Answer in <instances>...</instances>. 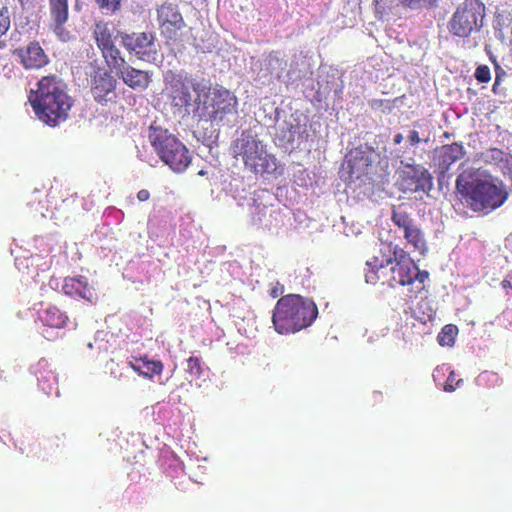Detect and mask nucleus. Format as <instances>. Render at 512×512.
Here are the masks:
<instances>
[{
    "label": "nucleus",
    "instance_id": "1",
    "mask_svg": "<svg viewBox=\"0 0 512 512\" xmlns=\"http://www.w3.org/2000/svg\"><path fill=\"white\" fill-rule=\"evenodd\" d=\"M29 102L40 121L55 127L68 118L73 99L68 95L65 84L56 76H44L32 90Z\"/></svg>",
    "mask_w": 512,
    "mask_h": 512
},
{
    "label": "nucleus",
    "instance_id": "2",
    "mask_svg": "<svg viewBox=\"0 0 512 512\" xmlns=\"http://www.w3.org/2000/svg\"><path fill=\"white\" fill-rule=\"evenodd\" d=\"M455 186L463 202L474 212L495 210L508 198L502 181L491 176L480 177L475 171L459 174Z\"/></svg>",
    "mask_w": 512,
    "mask_h": 512
},
{
    "label": "nucleus",
    "instance_id": "3",
    "mask_svg": "<svg viewBox=\"0 0 512 512\" xmlns=\"http://www.w3.org/2000/svg\"><path fill=\"white\" fill-rule=\"evenodd\" d=\"M318 316L315 302L299 294L281 296L272 312L275 331L281 335L299 332L309 327Z\"/></svg>",
    "mask_w": 512,
    "mask_h": 512
},
{
    "label": "nucleus",
    "instance_id": "4",
    "mask_svg": "<svg viewBox=\"0 0 512 512\" xmlns=\"http://www.w3.org/2000/svg\"><path fill=\"white\" fill-rule=\"evenodd\" d=\"M232 155L241 159L244 167L254 174H270L277 168V159L267 152V146L256 134L243 131L231 144Z\"/></svg>",
    "mask_w": 512,
    "mask_h": 512
},
{
    "label": "nucleus",
    "instance_id": "5",
    "mask_svg": "<svg viewBox=\"0 0 512 512\" xmlns=\"http://www.w3.org/2000/svg\"><path fill=\"white\" fill-rule=\"evenodd\" d=\"M237 97L224 87L212 88L206 84V91L194 111L199 120L223 125L229 121V116L237 113Z\"/></svg>",
    "mask_w": 512,
    "mask_h": 512
},
{
    "label": "nucleus",
    "instance_id": "6",
    "mask_svg": "<svg viewBox=\"0 0 512 512\" xmlns=\"http://www.w3.org/2000/svg\"><path fill=\"white\" fill-rule=\"evenodd\" d=\"M148 139L159 158L174 172H184L190 165L192 156L188 148L167 129L151 125Z\"/></svg>",
    "mask_w": 512,
    "mask_h": 512
},
{
    "label": "nucleus",
    "instance_id": "7",
    "mask_svg": "<svg viewBox=\"0 0 512 512\" xmlns=\"http://www.w3.org/2000/svg\"><path fill=\"white\" fill-rule=\"evenodd\" d=\"M165 91L174 115L181 117L190 114L193 98L191 89L197 94L200 101L202 93L206 91L204 81L192 80L187 73L167 71L164 75Z\"/></svg>",
    "mask_w": 512,
    "mask_h": 512
},
{
    "label": "nucleus",
    "instance_id": "8",
    "mask_svg": "<svg viewBox=\"0 0 512 512\" xmlns=\"http://www.w3.org/2000/svg\"><path fill=\"white\" fill-rule=\"evenodd\" d=\"M485 15V5L480 0H463L448 21V31L454 37L469 38L480 32Z\"/></svg>",
    "mask_w": 512,
    "mask_h": 512
},
{
    "label": "nucleus",
    "instance_id": "9",
    "mask_svg": "<svg viewBox=\"0 0 512 512\" xmlns=\"http://www.w3.org/2000/svg\"><path fill=\"white\" fill-rule=\"evenodd\" d=\"M391 221L402 230L404 239L415 251L421 255L426 254L428 245L425 234L415 223L410 213L405 211L402 206H394L392 208Z\"/></svg>",
    "mask_w": 512,
    "mask_h": 512
},
{
    "label": "nucleus",
    "instance_id": "10",
    "mask_svg": "<svg viewBox=\"0 0 512 512\" xmlns=\"http://www.w3.org/2000/svg\"><path fill=\"white\" fill-rule=\"evenodd\" d=\"M398 174L397 185L404 193L428 192L432 188V176L421 164H405Z\"/></svg>",
    "mask_w": 512,
    "mask_h": 512
},
{
    "label": "nucleus",
    "instance_id": "11",
    "mask_svg": "<svg viewBox=\"0 0 512 512\" xmlns=\"http://www.w3.org/2000/svg\"><path fill=\"white\" fill-rule=\"evenodd\" d=\"M392 277L390 279V286L402 285L411 286V292L418 294L425 288V281L429 277V273L425 270H420L414 260H411V265L402 263L393 265L391 267Z\"/></svg>",
    "mask_w": 512,
    "mask_h": 512
},
{
    "label": "nucleus",
    "instance_id": "12",
    "mask_svg": "<svg viewBox=\"0 0 512 512\" xmlns=\"http://www.w3.org/2000/svg\"><path fill=\"white\" fill-rule=\"evenodd\" d=\"M157 20L161 34L167 40H177L186 26L178 6L172 3H163L158 7Z\"/></svg>",
    "mask_w": 512,
    "mask_h": 512
},
{
    "label": "nucleus",
    "instance_id": "13",
    "mask_svg": "<svg viewBox=\"0 0 512 512\" xmlns=\"http://www.w3.org/2000/svg\"><path fill=\"white\" fill-rule=\"evenodd\" d=\"M123 46L130 52H134L139 59L145 60L152 52H155V37L150 32H133L122 34Z\"/></svg>",
    "mask_w": 512,
    "mask_h": 512
},
{
    "label": "nucleus",
    "instance_id": "14",
    "mask_svg": "<svg viewBox=\"0 0 512 512\" xmlns=\"http://www.w3.org/2000/svg\"><path fill=\"white\" fill-rule=\"evenodd\" d=\"M25 69H40L49 62L48 56L37 41L30 42L26 47L13 51Z\"/></svg>",
    "mask_w": 512,
    "mask_h": 512
},
{
    "label": "nucleus",
    "instance_id": "15",
    "mask_svg": "<svg viewBox=\"0 0 512 512\" xmlns=\"http://www.w3.org/2000/svg\"><path fill=\"white\" fill-rule=\"evenodd\" d=\"M116 80L109 72H97L92 80L91 92L96 102L104 104L116 97Z\"/></svg>",
    "mask_w": 512,
    "mask_h": 512
},
{
    "label": "nucleus",
    "instance_id": "16",
    "mask_svg": "<svg viewBox=\"0 0 512 512\" xmlns=\"http://www.w3.org/2000/svg\"><path fill=\"white\" fill-rule=\"evenodd\" d=\"M62 291L69 297L82 298L88 302H93L96 298L94 288L89 284L87 277L82 275L65 277Z\"/></svg>",
    "mask_w": 512,
    "mask_h": 512
},
{
    "label": "nucleus",
    "instance_id": "17",
    "mask_svg": "<svg viewBox=\"0 0 512 512\" xmlns=\"http://www.w3.org/2000/svg\"><path fill=\"white\" fill-rule=\"evenodd\" d=\"M373 151H363L361 149L352 150L347 156V170L349 178L360 179L368 173L369 167L373 163Z\"/></svg>",
    "mask_w": 512,
    "mask_h": 512
},
{
    "label": "nucleus",
    "instance_id": "18",
    "mask_svg": "<svg viewBox=\"0 0 512 512\" xmlns=\"http://www.w3.org/2000/svg\"><path fill=\"white\" fill-rule=\"evenodd\" d=\"M465 154L464 147L459 143L443 145L435 150V159L441 173L448 171L450 166Z\"/></svg>",
    "mask_w": 512,
    "mask_h": 512
},
{
    "label": "nucleus",
    "instance_id": "19",
    "mask_svg": "<svg viewBox=\"0 0 512 512\" xmlns=\"http://www.w3.org/2000/svg\"><path fill=\"white\" fill-rule=\"evenodd\" d=\"M50 16L52 18L51 28L56 35L64 39L66 33L64 24L68 20V0H48Z\"/></svg>",
    "mask_w": 512,
    "mask_h": 512
},
{
    "label": "nucleus",
    "instance_id": "20",
    "mask_svg": "<svg viewBox=\"0 0 512 512\" xmlns=\"http://www.w3.org/2000/svg\"><path fill=\"white\" fill-rule=\"evenodd\" d=\"M123 82L132 89H146L150 84V75L147 71L139 70L125 64V68L116 72Z\"/></svg>",
    "mask_w": 512,
    "mask_h": 512
},
{
    "label": "nucleus",
    "instance_id": "21",
    "mask_svg": "<svg viewBox=\"0 0 512 512\" xmlns=\"http://www.w3.org/2000/svg\"><path fill=\"white\" fill-rule=\"evenodd\" d=\"M129 366L140 376L152 379L155 375H160L163 371V363L159 360H151L148 356L132 357L128 362Z\"/></svg>",
    "mask_w": 512,
    "mask_h": 512
},
{
    "label": "nucleus",
    "instance_id": "22",
    "mask_svg": "<svg viewBox=\"0 0 512 512\" xmlns=\"http://www.w3.org/2000/svg\"><path fill=\"white\" fill-rule=\"evenodd\" d=\"M41 322L51 328L62 329L68 322V316L58 307L49 305L39 313Z\"/></svg>",
    "mask_w": 512,
    "mask_h": 512
},
{
    "label": "nucleus",
    "instance_id": "23",
    "mask_svg": "<svg viewBox=\"0 0 512 512\" xmlns=\"http://www.w3.org/2000/svg\"><path fill=\"white\" fill-rule=\"evenodd\" d=\"M93 37L99 49L114 42L113 30L109 23L103 20L94 24Z\"/></svg>",
    "mask_w": 512,
    "mask_h": 512
},
{
    "label": "nucleus",
    "instance_id": "24",
    "mask_svg": "<svg viewBox=\"0 0 512 512\" xmlns=\"http://www.w3.org/2000/svg\"><path fill=\"white\" fill-rule=\"evenodd\" d=\"M105 59L106 64L116 72L125 68V60L121 57L120 50L116 47L115 43H111L99 49Z\"/></svg>",
    "mask_w": 512,
    "mask_h": 512
},
{
    "label": "nucleus",
    "instance_id": "25",
    "mask_svg": "<svg viewBox=\"0 0 512 512\" xmlns=\"http://www.w3.org/2000/svg\"><path fill=\"white\" fill-rule=\"evenodd\" d=\"M185 372L191 381L199 379L204 373L203 361L200 357L190 356L186 361Z\"/></svg>",
    "mask_w": 512,
    "mask_h": 512
},
{
    "label": "nucleus",
    "instance_id": "26",
    "mask_svg": "<svg viewBox=\"0 0 512 512\" xmlns=\"http://www.w3.org/2000/svg\"><path fill=\"white\" fill-rule=\"evenodd\" d=\"M458 333V328L456 325L447 324L445 325L441 332L437 336V340L439 345L441 346H453L455 343V337Z\"/></svg>",
    "mask_w": 512,
    "mask_h": 512
},
{
    "label": "nucleus",
    "instance_id": "27",
    "mask_svg": "<svg viewBox=\"0 0 512 512\" xmlns=\"http://www.w3.org/2000/svg\"><path fill=\"white\" fill-rule=\"evenodd\" d=\"M391 253L392 257L386 260V265H391L393 263L394 265L402 263H408L409 265H411L412 259L409 257L408 253L399 245H394L391 249Z\"/></svg>",
    "mask_w": 512,
    "mask_h": 512
},
{
    "label": "nucleus",
    "instance_id": "28",
    "mask_svg": "<svg viewBox=\"0 0 512 512\" xmlns=\"http://www.w3.org/2000/svg\"><path fill=\"white\" fill-rule=\"evenodd\" d=\"M96 3L107 14H113L121 7V0H96Z\"/></svg>",
    "mask_w": 512,
    "mask_h": 512
},
{
    "label": "nucleus",
    "instance_id": "29",
    "mask_svg": "<svg viewBox=\"0 0 512 512\" xmlns=\"http://www.w3.org/2000/svg\"><path fill=\"white\" fill-rule=\"evenodd\" d=\"M10 12L8 7L0 8V37L4 35L10 28Z\"/></svg>",
    "mask_w": 512,
    "mask_h": 512
},
{
    "label": "nucleus",
    "instance_id": "30",
    "mask_svg": "<svg viewBox=\"0 0 512 512\" xmlns=\"http://www.w3.org/2000/svg\"><path fill=\"white\" fill-rule=\"evenodd\" d=\"M268 65L270 67L278 66L281 71L286 67V62L280 57L279 52L272 51L267 57Z\"/></svg>",
    "mask_w": 512,
    "mask_h": 512
},
{
    "label": "nucleus",
    "instance_id": "31",
    "mask_svg": "<svg viewBox=\"0 0 512 512\" xmlns=\"http://www.w3.org/2000/svg\"><path fill=\"white\" fill-rule=\"evenodd\" d=\"M475 78L481 83L489 82L491 79L490 69L486 65H480L476 68Z\"/></svg>",
    "mask_w": 512,
    "mask_h": 512
},
{
    "label": "nucleus",
    "instance_id": "32",
    "mask_svg": "<svg viewBox=\"0 0 512 512\" xmlns=\"http://www.w3.org/2000/svg\"><path fill=\"white\" fill-rule=\"evenodd\" d=\"M462 382V379H456V374L454 371H451L444 385V390L448 392L454 391L459 384Z\"/></svg>",
    "mask_w": 512,
    "mask_h": 512
},
{
    "label": "nucleus",
    "instance_id": "33",
    "mask_svg": "<svg viewBox=\"0 0 512 512\" xmlns=\"http://www.w3.org/2000/svg\"><path fill=\"white\" fill-rule=\"evenodd\" d=\"M408 141L411 146H416L421 142L428 143L430 141L429 137L421 138L419 131L413 129L408 134Z\"/></svg>",
    "mask_w": 512,
    "mask_h": 512
},
{
    "label": "nucleus",
    "instance_id": "34",
    "mask_svg": "<svg viewBox=\"0 0 512 512\" xmlns=\"http://www.w3.org/2000/svg\"><path fill=\"white\" fill-rule=\"evenodd\" d=\"M38 381H39V384L42 386V389L44 391H46V393H50L53 388V384L56 383V381H57V377L53 372H49L48 373V381L51 382L50 384L45 385V383L42 381L41 378H38Z\"/></svg>",
    "mask_w": 512,
    "mask_h": 512
},
{
    "label": "nucleus",
    "instance_id": "35",
    "mask_svg": "<svg viewBox=\"0 0 512 512\" xmlns=\"http://www.w3.org/2000/svg\"><path fill=\"white\" fill-rule=\"evenodd\" d=\"M437 0H400V2L404 5V6H407L409 8H417L421 5L422 2L424 3H428L429 5H432L436 2Z\"/></svg>",
    "mask_w": 512,
    "mask_h": 512
},
{
    "label": "nucleus",
    "instance_id": "36",
    "mask_svg": "<svg viewBox=\"0 0 512 512\" xmlns=\"http://www.w3.org/2000/svg\"><path fill=\"white\" fill-rule=\"evenodd\" d=\"M366 265L371 268L372 272H375L381 268H385L388 265H386V262L379 261L377 257H373L371 260L366 262Z\"/></svg>",
    "mask_w": 512,
    "mask_h": 512
},
{
    "label": "nucleus",
    "instance_id": "37",
    "mask_svg": "<svg viewBox=\"0 0 512 512\" xmlns=\"http://www.w3.org/2000/svg\"><path fill=\"white\" fill-rule=\"evenodd\" d=\"M284 293V286L280 282H276L270 289V296L277 298Z\"/></svg>",
    "mask_w": 512,
    "mask_h": 512
},
{
    "label": "nucleus",
    "instance_id": "38",
    "mask_svg": "<svg viewBox=\"0 0 512 512\" xmlns=\"http://www.w3.org/2000/svg\"><path fill=\"white\" fill-rule=\"evenodd\" d=\"M490 157L492 160H499V161H502L503 158H504V152L500 149H497V148H492L490 149Z\"/></svg>",
    "mask_w": 512,
    "mask_h": 512
},
{
    "label": "nucleus",
    "instance_id": "39",
    "mask_svg": "<svg viewBox=\"0 0 512 512\" xmlns=\"http://www.w3.org/2000/svg\"><path fill=\"white\" fill-rule=\"evenodd\" d=\"M150 198V192L147 189H141L137 193V199L141 202L147 201Z\"/></svg>",
    "mask_w": 512,
    "mask_h": 512
},
{
    "label": "nucleus",
    "instance_id": "40",
    "mask_svg": "<svg viewBox=\"0 0 512 512\" xmlns=\"http://www.w3.org/2000/svg\"><path fill=\"white\" fill-rule=\"evenodd\" d=\"M501 286L506 291L507 294H509L510 290H512V283L507 279H504L501 282Z\"/></svg>",
    "mask_w": 512,
    "mask_h": 512
},
{
    "label": "nucleus",
    "instance_id": "41",
    "mask_svg": "<svg viewBox=\"0 0 512 512\" xmlns=\"http://www.w3.org/2000/svg\"><path fill=\"white\" fill-rule=\"evenodd\" d=\"M393 141L395 144H400L403 141V135L401 133L396 134Z\"/></svg>",
    "mask_w": 512,
    "mask_h": 512
},
{
    "label": "nucleus",
    "instance_id": "42",
    "mask_svg": "<svg viewBox=\"0 0 512 512\" xmlns=\"http://www.w3.org/2000/svg\"><path fill=\"white\" fill-rule=\"evenodd\" d=\"M36 0H19L20 4L25 7L26 5H33Z\"/></svg>",
    "mask_w": 512,
    "mask_h": 512
},
{
    "label": "nucleus",
    "instance_id": "43",
    "mask_svg": "<svg viewBox=\"0 0 512 512\" xmlns=\"http://www.w3.org/2000/svg\"><path fill=\"white\" fill-rule=\"evenodd\" d=\"M499 81H500V77H499V75L497 74V75H496V78H495V83H494V86H493V90H494V91H495V86L499 83Z\"/></svg>",
    "mask_w": 512,
    "mask_h": 512
},
{
    "label": "nucleus",
    "instance_id": "44",
    "mask_svg": "<svg viewBox=\"0 0 512 512\" xmlns=\"http://www.w3.org/2000/svg\"><path fill=\"white\" fill-rule=\"evenodd\" d=\"M377 104H379V105L382 104V100H373L371 105H372V107H374Z\"/></svg>",
    "mask_w": 512,
    "mask_h": 512
},
{
    "label": "nucleus",
    "instance_id": "45",
    "mask_svg": "<svg viewBox=\"0 0 512 512\" xmlns=\"http://www.w3.org/2000/svg\"><path fill=\"white\" fill-rule=\"evenodd\" d=\"M374 2L376 5H381L382 3H384V0H374Z\"/></svg>",
    "mask_w": 512,
    "mask_h": 512
},
{
    "label": "nucleus",
    "instance_id": "46",
    "mask_svg": "<svg viewBox=\"0 0 512 512\" xmlns=\"http://www.w3.org/2000/svg\"><path fill=\"white\" fill-rule=\"evenodd\" d=\"M493 376H494L495 381H496L497 383H498V382H500V378H499V376H498L496 373H495V375H493Z\"/></svg>",
    "mask_w": 512,
    "mask_h": 512
},
{
    "label": "nucleus",
    "instance_id": "47",
    "mask_svg": "<svg viewBox=\"0 0 512 512\" xmlns=\"http://www.w3.org/2000/svg\"><path fill=\"white\" fill-rule=\"evenodd\" d=\"M444 137L448 138V137H449V133H448V132H445V133H444Z\"/></svg>",
    "mask_w": 512,
    "mask_h": 512
},
{
    "label": "nucleus",
    "instance_id": "48",
    "mask_svg": "<svg viewBox=\"0 0 512 512\" xmlns=\"http://www.w3.org/2000/svg\"><path fill=\"white\" fill-rule=\"evenodd\" d=\"M199 175H204V171H203V170H201V171L199 172Z\"/></svg>",
    "mask_w": 512,
    "mask_h": 512
}]
</instances>
